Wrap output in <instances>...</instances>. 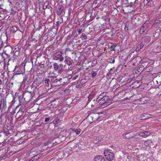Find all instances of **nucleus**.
<instances>
[{
    "label": "nucleus",
    "instance_id": "nucleus-1",
    "mask_svg": "<svg viewBox=\"0 0 161 161\" xmlns=\"http://www.w3.org/2000/svg\"><path fill=\"white\" fill-rule=\"evenodd\" d=\"M106 95L107 92H103L98 96L96 100L97 105L103 108L109 105L111 103L110 99Z\"/></svg>",
    "mask_w": 161,
    "mask_h": 161
},
{
    "label": "nucleus",
    "instance_id": "nucleus-2",
    "mask_svg": "<svg viewBox=\"0 0 161 161\" xmlns=\"http://www.w3.org/2000/svg\"><path fill=\"white\" fill-rule=\"evenodd\" d=\"M103 153L108 160L112 161L113 160L114 157V155L111 150L109 149H107L104 150Z\"/></svg>",
    "mask_w": 161,
    "mask_h": 161
},
{
    "label": "nucleus",
    "instance_id": "nucleus-3",
    "mask_svg": "<svg viewBox=\"0 0 161 161\" xmlns=\"http://www.w3.org/2000/svg\"><path fill=\"white\" fill-rule=\"evenodd\" d=\"M62 53L61 51H57L55 52L53 56V58L56 60H59L60 62L63 60L64 57L62 56Z\"/></svg>",
    "mask_w": 161,
    "mask_h": 161
},
{
    "label": "nucleus",
    "instance_id": "nucleus-4",
    "mask_svg": "<svg viewBox=\"0 0 161 161\" xmlns=\"http://www.w3.org/2000/svg\"><path fill=\"white\" fill-rule=\"evenodd\" d=\"M17 66H16L13 71L14 72V73H13V78L17 77L18 75L22 74V75H24V74L23 73L21 69L19 68L17 70Z\"/></svg>",
    "mask_w": 161,
    "mask_h": 161
},
{
    "label": "nucleus",
    "instance_id": "nucleus-5",
    "mask_svg": "<svg viewBox=\"0 0 161 161\" xmlns=\"http://www.w3.org/2000/svg\"><path fill=\"white\" fill-rule=\"evenodd\" d=\"M153 27L161 28V18H159L155 20L152 25Z\"/></svg>",
    "mask_w": 161,
    "mask_h": 161
},
{
    "label": "nucleus",
    "instance_id": "nucleus-6",
    "mask_svg": "<svg viewBox=\"0 0 161 161\" xmlns=\"http://www.w3.org/2000/svg\"><path fill=\"white\" fill-rule=\"evenodd\" d=\"M90 118L92 119L93 122L97 120L98 121H99L101 120V119L99 114L98 113L93 114H91Z\"/></svg>",
    "mask_w": 161,
    "mask_h": 161
},
{
    "label": "nucleus",
    "instance_id": "nucleus-7",
    "mask_svg": "<svg viewBox=\"0 0 161 161\" xmlns=\"http://www.w3.org/2000/svg\"><path fill=\"white\" fill-rule=\"evenodd\" d=\"M6 108V101H4V100L3 101H1V103L0 104V109H1L2 108L1 112H5V109Z\"/></svg>",
    "mask_w": 161,
    "mask_h": 161
},
{
    "label": "nucleus",
    "instance_id": "nucleus-8",
    "mask_svg": "<svg viewBox=\"0 0 161 161\" xmlns=\"http://www.w3.org/2000/svg\"><path fill=\"white\" fill-rule=\"evenodd\" d=\"M154 1L153 0H144V3L145 6L150 7L154 5Z\"/></svg>",
    "mask_w": 161,
    "mask_h": 161
},
{
    "label": "nucleus",
    "instance_id": "nucleus-9",
    "mask_svg": "<svg viewBox=\"0 0 161 161\" xmlns=\"http://www.w3.org/2000/svg\"><path fill=\"white\" fill-rule=\"evenodd\" d=\"M64 62L65 64L69 66L72 64V60L69 57H65Z\"/></svg>",
    "mask_w": 161,
    "mask_h": 161
},
{
    "label": "nucleus",
    "instance_id": "nucleus-10",
    "mask_svg": "<svg viewBox=\"0 0 161 161\" xmlns=\"http://www.w3.org/2000/svg\"><path fill=\"white\" fill-rule=\"evenodd\" d=\"M148 25L145 22L141 26L140 30V33L141 34H143V32L145 31L146 29L147 28Z\"/></svg>",
    "mask_w": 161,
    "mask_h": 161
},
{
    "label": "nucleus",
    "instance_id": "nucleus-11",
    "mask_svg": "<svg viewBox=\"0 0 161 161\" xmlns=\"http://www.w3.org/2000/svg\"><path fill=\"white\" fill-rule=\"evenodd\" d=\"M94 161H106L102 155H97L94 158Z\"/></svg>",
    "mask_w": 161,
    "mask_h": 161
},
{
    "label": "nucleus",
    "instance_id": "nucleus-12",
    "mask_svg": "<svg viewBox=\"0 0 161 161\" xmlns=\"http://www.w3.org/2000/svg\"><path fill=\"white\" fill-rule=\"evenodd\" d=\"M152 116V115L150 114L144 113L141 115V119H145L151 118Z\"/></svg>",
    "mask_w": 161,
    "mask_h": 161
},
{
    "label": "nucleus",
    "instance_id": "nucleus-13",
    "mask_svg": "<svg viewBox=\"0 0 161 161\" xmlns=\"http://www.w3.org/2000/svg\"><path fill=\"white\" fill-rule=\"evenodd\" d=\"M70 129L71 130H72V131L70 133L71 134L75 133L76 135H78L80 133L81 131V130L80 129L71 128Z\"/></svg>",
    "mask_w": 161,
    "mask_h": 161
},
{
    "label": "nucleus",
    "instance_id": "nucleus-14",
    "mask_svg": "<svg viewBox=\"0 0 161 161\" xmlns=\"http://www.w3.org/2000/svg\"><path fill=\"white\" fill-rule=\"evenodd\" d=\"M4 51L8 53H11L12 51V47L10 46H5Z\"/></svg>",
    "mask_w": 161,
    "mask_h": 161
},
{
    "label": "nucleus",
    "instance_id": "nucleus-15",
    "mask_svg": "<svg viewBox=\"0 0 161 161\" xmlns=\"http://www.w3.org/2000/svg\"><path fill=\"white\" fill-rule=\"evenodd\" d=\"M63 8L64 7L63 6L61 5L60 6H59L58 7V8L57 12V14L58 15H61Z\"/></svg>",
    "mask_w": 161,
    "mask_h": 161
},
{
    "label": "nucleus",
    "instance_id": "nucleus-16",
    "mask_svg": "<svg viewBox=\"0 0 161 161\" xmlns=\"http://www.w3.org/2000/svg\"><path fill=\"white\" fill-rule=\"evenodd\" d=\"M9 131L7 129L4 130V131L1 132L2 135H0V136L1 135H3L5 136H8L9 135Z\"/></svg>",
    "mask_w": 161,
    "mask_h": 161
},
{
    "label": "nucleus",
    "instance_id": "nucleus-17",
    "mask_svg": "<svg viewBox=\"0 0 161 161\" xmlns=\"http://www.w3.org/2000/svg\"><path fill=\"white\" fill-rule=\"evenodd\" d=\"M152 140H148L147 141H145L144 142V144L146 146H150L151 145V144L152 143Z\"/></svg>",
    "mask_w": 161,
    "mask_h": 161
},
{
    "label": "nucleus",
    "instance_id": "nucleus-18",
    "mask_svg": "<svg viewBox=\"0 0 161 161\" xmlns=\"http://www.w3.org/2000/svg\"><path fill=\"white\" fill-rule=\"evenodd\" d=\"M143 46L144 45L142 43H141L140 44L138 45L136 49V52L139 51L142 48Z\"/></svg>",
    "mask_w": 161,
    "mask_h": 161
},
{
    "label": "nucleus",
    "instance_id": "nucleus-19",
    "mask_svg": "<svg viewBox=\"0 0 161 161\" xmlns=\"http://www.w3.org/2000/svg\"><path fill=\"white\" fill-rule=\"evenodd\" d=\"M153 69V68L152 66H150V65L149 66L147 65L146 67L145 71L146 72H148L152 71Z\"/></svg>",
    "mask_w": 161,
    "mask_h": 161
},
{
    "label": "nucleus",
    "instance_id": "nucleus-20",
    "mask_svg": "<svg viewBox=\"0 0 161 161\" xmlns=\"http://www.w3.org/2000/svg\"><path fill=\"white\" fill-rule=\"evenodd\" d=\"M12 107V105H10L8 107V110L7 113L10 112V113H11L12 114H14L15 113V112L13 111V109L11 110V108Z\"/></svg>",
    "mask_w": 161,
    "mask_h": 161
},
{
    "label": "nucleus",
    "instance_id": "nucleus-21",
    "mask_svg": "<svg viewBox=\"0 0 161 161\" xmlns=\"http://www.w3.org/2000/svg\"><path fill=\"white\" fill-rule=\"evenodd\" d=\"M53 66L54 67V69L55 71H57L59 69V66L57 63H54L53 64Z\"/></svg>",
    "mask_w": 161,
    "mask_h": 161
},
{
    "label": "nucleus",
    "instance_id": "nucleus-22",
    "mask_svg": "<svg viewBox=\"0 0 161 161\" xmlns=\"http://www.w3.org/2000/svg\"><path fill=\"white\" fill-rule=\"evenodd\" d=\"M119 87V84H116L114 86H113L112 90L115 91L117 89H118Z\"/></svg>",
    "mask_w": 161,
    "mask_h": 161
},
{
    "label": "nucleus",
    "instance_id": "nucleus-23",
    "mask_svg": "<svg viewBox=\"0 0 161 161\" xmlns=\"http://www.w3.org/2000/svg\"><path fill=\"white\" fill-rule=\"evenodd\" d=\"M115 69L114 67H113L112 68L110 69L109 71L108 72V73L109 74H110V75H112V74H114L115 72V69H114V70L113 72V69Z\"/></svg>",
    "mask_w": 161,
    "mask_h": 161
},
{
    "label": "nucleus",
    "instance_id": "nucleus-24",
    "mask_svg": "<svg viewBox=\"0 0 161 161\" xmlns=\"http://www.w3.org/2000/svg\"><path fill=\"white\" fill-rule=\"evenodd\" d=\"M148 133V132L147 131H145L142 132H141L139 134V135L140 136H146L147 135L146 133Z\"/></svg>",
    "mask_w": 161,
    "mask_h": 161
},
{
    "label": "nucleus",
    "instance_id": "nucleus-25",
    "mask_svg": "<svg viewBox=\"0 0 161 161\" xmlns=\"http://www.w3.org/2000/svg\"><path fill=\"white\" fill-rule=\"evenodd\" d=\"M81 38H82V40H83L86 39L87 37L84 33H82L81 34Z\"/></svg>",
    "mask_w": 161,
    "mask_h": 161
},
{
    "label": "nucleus",
    "instance_id": "nucleus-26",
    "mask_svg": "<svg viewBox=\"0 0 161 161\" xmlns=\"http://www.w3.org/2000/svg\"><path fill=\"white\" fill-rule=\"evenodd\" d=\"M50 80L48 79H46L45 80V83L46 86H49V82Z\"/></svg>",
    "mask_w": 161,
    "mask_h": 161
},
{
    "label": "nucleus",
    "instance_id": "nucleus-27",
    "mask_svg": "<svg viewBox=\"0 0 161 161\" xmlns=\"http://www.w3.org/2000/svg\"><path fill=\"white\" fill-rule=\"evenodd\" d=\"M97 74V72L96 71H92L91 72V76L92 78L95 77Z\"/></svg>",
    "mask_w": 161,
    "mask_h": 161
},
{
    "label": "nucleus",
    "instance_id": "nucleus-28",
    "mask_svg": "<svg viewBox=\"0 0 161 161\" xmlns=\"http://www.w3.org/2000/svg\"><path fill=\"white\" fill-rule=\"evenodd\" d=\"M90 117H91V115L90 116H88L86 117V119L87 120H88L90 124H91L93 122L92 120V119L90 118Z\"/></svg>",
    "mask_w": 161,
    "mask_h": 161
},
{
    "label": "nucleus",
    "instance_id": "nucleus-29",
    "mask_svg": "<svg viewBox=\"0 0 161 161\" xmlns=\"http://www.w3.org/2000/svg\"><path fill=\"white\" fill-rule=\"evenodd\" d=\"M17 30V28L14 26H12L11 29V31L13 32H16Z\"/></svg>",
    "mask_w": 161,
    "mask_h": 161
},
{
    "label": "nucleus",
    "instance_id": "nucleus-30",
    "mask_svg": "<svg viewBox=\"0 0 161 161\" xmlns=\"http://www.w3.org/2000/svg\"><path fill=\"white\" fill-rule=\"evenodd\" d=\"M22 114V111H19L17 113L16 115L17 116H18V117H19L21 116Z\"/></svg>",
    "mask_w": 161,
    "mask_h": 161
},
{
    "label": "nucleus",
    "instance_id": "nucleus-31",
    "mask_svg": "<svg viewBox=\"0 0 161 161\" xmlns=\"http://www.w3.org/2000/svg\"><path fill=\"white\" fill-rule=\"evenodd\" d=\"M20 51V48H19V46H16L15 47V48L14 49V52H16L17 51Z\"/></svg>",
    "mask_w": 161,
    "mask_h": 161
},
{
    "label": "nucleus",
    "instance_id": "nucleus-32",
    "mask_svg": "<svg viewBox=\"0 0 161 161\" xmlns=\"http://www.w3.org/2000/svg\"><path fill=\"white\" fill-rule=\"evenodd\" d=\"M130 133H129L127 134H126L125 135V137L127 138H131V136H130Z\"/></svg>",
    "mask_w": 161,
    "mask_h": 161
},
{
    "label": "nucleus",
    "instance_id": "nucleus-33",
    "mask_svg": "<svg viewBox=\"0 0 161 161\" xmlns=\"http://www.w3.org/2000/svg\"><path fill=\"white\" fill-rule=\"evenodd\" d=\"M28 61V59L26 57L25 60H24L23 62L21 64L22 65L24 64V66H25V64Z\"/></svg>",
    "mask_w": 161,
    "mask_h": 161
},
{
    "label": "nucleus",
    "instance_id": "nucleus-34",
    "mask_svg": "<svg viewBox=\"0 0 161 161\" xmlns=\"http://www.w3.org/2000/svg\"><path fill=\"white\" fill-rule=\"evenodd\" d=\"M116 46H113L112 45L110 47H109V48L111 50V51H114L115 50V47Z\"/></svg>",
    "mask_w": 161,
    "mask_h": 161
},
{
    "label": "nucleus",
    "instance_id": "nucleus-35",
    "mask_svg": "<svg viewBox=\"0 0 161 161\" xmlns=\"http://www.w3.org/2000/svg\"><path fill=\"white\" fill-rule=\"evenodd\" d=\"M109 60L110 61H109V63H110V64H114L115 62V59L114 58H113L112 59V58L111 59H109Z\"/></svg>",
    "mask_w": 161,
    "mask_h": 161
},
{
    "label": "nucleus",
    "instance_id": "nucleus-36",
    "mask_svg": "<svg viewBox=\"0 0 161 161\" xmlns=\"http://www.w3.org/2000/svg\"><path fill=\"white\" fill-rule=\"evenodd\" d=\"M97 64V60H94L92 62V66H94Z\"/></svg>",
    "mask_w": 161,
    "mask_h": 161
},
{
    "label": "nucleus",
    "instance_id": "nucleus-37",
    "mask_svg": "<svg viewBox=\"0 0 161 161\" xmlns=\"http://www.w3.org/2000/svg\"><path fill=\"white\" fill-rule=\"evenodd\" d=\"M130 78H129V77H126L125 79V82H130L131 80Z\"/></svg>",
    "mask_w": 161,
    "mask_h": 161
},
{
    "label": "nucleus",
    "instance_id": "nucleus-38",
    "mask_svg": "<svg viewBox=\"0 0 161 161\" xmlns=\"http://www.w3.org/2000/svg\"><path fill=\"white\" fill-rule=\"evenodd\" d=\"M20 53V51L14 52L15 55L17 57L19 55Z\"/></svg>",
    "mask_w": 161,
    "mask_h": 161
},
{
    "label": "nucleus",
    "instance_id": "nucleus-39",
    "mask_svg": "<svg viewBox=\"0 0 161 161\" xmlns=\"http://www.w3.org/2000/svg\"><path fill=\"white\" fill-rule=\"evenodd\" d=\"M23 76H24V78H23V82H25V81H26L27 80L28 78H27V77H26V75H25L24 74V75Z\"/></svg>",
    "mask_w": 161,
    "mask_h": 161
},
{
    "label": "nucleus",
    "instance_id": "nucleus-40",
    "mask_svg": "<svg viewBox=\"0 0 161 161\" xmlns=\"http://www.w3.org/2000/svg\"><path fill=\"white\" fill-rule=\"evenodd\" d=\"M15 101V98H13V100H12V101L11 102V104L10 105H12H12L14 103Z\"/></svg>",
    "mask_w": 161,
    "mask_h": 161
},
{
    "label": "nucleus",
    "instance_id": "nucleus-41",
    "mask_svg": "<svg viewBox=\"0 0 161 161\" xmlns=\"http://www.w3.org/2000/svg\"><path fill=\"white\" fill-rule=\"evenodd\" d=\"M50 119L49 118H46L45 119V122H47Z\"/></svg>",
    "mask_w": 161,
    "mask_h": 161
},
{
    "label": "nucleus",
    "instance_id": "nucleus-42",
    "mask_svg": "<svg viewBox=\"0 0 161 161\" xmlns=\"http://www.w3.org/2000/svg\"><path fill=\"white\" fill-rule=\"evenodd\" d=\"M78 77V75H75L74 77L73 78V80H76Z\"/></svg>",
    "mask_w": 161,
    "mask_h": 161
},
{
    "label": "nucleus",
    "instance_id": "nucleus-43",
    "mask_svg": "<svg viewBox=\"0 0 161 161\" xmlns=\"http://www.w3.org/2000/svg\"><path fill=\"white\" fill-rule=\"evenodd\" d=\"M144 98H145L144 97L140 98H139V99H137V101L138 102H141V100H142L143 99H144Z\"/></svg>",
    "mask_w": 161,
    "mask_h": 161
},
{
    "label": "nucleus",
    "instance_id": "nucleus-44",
    "mask_svg": "<svg viewBox=\"0 0 161 161\" xmlns=\"http://www.w3.org/2000/svg\"><path fill=\"white\" fill-rule=\"evenodd\" d=\"M82 29H79L78 31V34H80V33H81V32H82Z\"/></svg>",
    "mask_w": 161,
    "mask_h": 161
},
{
    "label": "nucleus",
    "instance_id": "nucleus-45",
    "mask_svg": "<svg viewBox=\"0 0 161 161\" xmlns=\"http://www.w3.org/2000/svg\"><path fill=\"white\" fill-rule=\"evenodd\" d=\"M103 54V53L102 52H100L97 55V56L99 57L102 54Z\"/></svg>",
    "mask_w": 161,
    "mask_h": 161
},
{
    "label": "nucleus",
    "instance_id": "nucleus-46",
    "mask_svg": "<svg viewBox=\"0 0 161 161\" xmlns=\"http://www.w3.org/2000/svg\"><path fill=\"white\" fill-rule=\"evenodd\" d=\"M107 19L106 18H105V17H102V18H101V19L103 21H106V19Z\"/></svg>",
    "mask_w": 161,
    "mask_h": 161
},
{
    "label": "nucleus",
    "instance_id": "nucleus-47",
    "mask_svg": "<svg viewBox=\"0 0 161 161\" xmlns=\"http://www.w3.org/2000/svg\"><path fill=\"white\" fill-rule=\"evenodd\" d=\"M140 68L142 69H144V67L143 65H141L140 66Z\"/></svg>",
    "mask_w": 161,
    "mask_h": 161
},
{
    "label": "nucleus",
    "instance_id": "nucleus-48",
    "mask_svg": "<svg viewBox=\"0 0 161 161\" xmlns=\"http://www.w3.org/2000/svg\"><path fill=\"white\" fill-rule=\"evenodd\" d=\"M124 29L125 31L127 30L128 31V28L127 27L125 26Z\"/></svg>",
    "mask_w": 161,
    "mask_h": 161
},
{
    "label": "nucleus",
    "instance_id": "nucleus-49",
    "mask_svg": "<svg viewBox=\"0 0 161 161\" xmlns=\"http://www.w3.org/2000/svg\"><path fill=\"white\" fill-rule=\"evenodd\" d=\"M78 35H76L75 36L74 38L76 40H77V39L78 38Z\"/></svg>",
    "mask_w": 161,
    "mask_h": 161
},
{
    "label": "nucleus",
    "instance_id": "nucleus-50",
    "mask_svg": "<svg viewBox=\"0 0 161 161\" xmlns=\"http://www.w3.org/2000/svg\"><path fill=\"white\" fill-rule=\"evenodd\" d=\"M6 140L5 139H4L3 140V141H2V142H0V143H3V142H6Z\"/></svg>",
    "mask_w": 161,
    "mask_h": 161
},
{
    "label": "nucleus",
    "instance_id": "nucleus-51",
    "mask_svg": "<svg viewBox=\"0 0 161 161\" xmlns=\"http://www.w3.org/2000/svg\"><path fill=\"white\" fill-rule=\"evenodd\" d=\"M29 93H30L31 96L33 94V92H29Z\"/></svg>",
    "mask_w": 161,
    "mask_h": 161
},
{
    "label": "nucleus",
    "instance_id": "nucleus-52",
    "mask_svg": "<svg viewBox=\"0 0 161 161\" xmlns=\"http://www.w3.org/2000/svg\"><path fill=\"white\" fill-rule=\"evenodd\" d=\"M3 84V81L2 80L0 79V85H2Z\"/></svg>",
    "mask_w": 161,
    "mask_h": 161
},
{
    "label": "nucleus",
    "instance_id": "nucleus-53",
    "mask_svg": "<svg viewBox=\"0 0 161 161\" xmlns=\"http://www.w3.org/2000/svg\"><path fill=\"white\" fill-rule=\"evenodd\" d=\"M41 26L39 28H37V30H40V29L41 28Z\"/></svg>",
    "mask_w": 161,
    "mask_h": 161
},
{
    "label": "nucleus",
    "instance_id": "nucleus-54",
    "mask_svg": "<svg viewBox=\"0 0 161 161\" xmlns=\"http://www.w3.org/2000/svg\"><path fill=\"white\" fill-rule=\"evenodd\" d=\"M57 25H58V23H59L58 21L57 22Z\"/></svg>",
    "mask_w": 161,
    "mask_h": 161
},
{
    "label": "nucleus",
    "instance_id": "nucleus-55",
    "mask_svg": "<svg viewBox=\"0 0 161 161\" xmlns=\"http://www.w3.org/2000/svg\"><path fill=\"white\" fill-rule=\"evenodd\" d=\"M34 158V157H33V158H32V159H31V160H32V161H33V160H34V159H32L33 158Z\"/></svg>",
    "mask_w": 161,
    "mask_h": 161
},
{
    "label": "nucleus",
    "instance_id": "nucleus-56",
    "mask_svg": "<svg viewBox=\"0 0 161 161\" xmlns=\"http://www.w3.org/2000/svg\"><path fill=\"white\" fill-rule=\"evenodd\" d=\"M144 103V101H143V102H142V103H141V104H143V103Z\"/></svg>",
    "mask_w": 161,
    "mask_h": 161
},
{
    "label": "nucleus",
    "instance_id": "nucleus-57",
    "mask_svg": "<svg viewBox=\"0 0 161 161\" xmlns=\"http://www.w3.org/2000/svg\"><path fill=\"white\" fill-rule=\"evenodd\" d=\"M2 47V45H0V48L1 47Z\"/></svg>",
    "mask_w": 161,
    "mask_h": 161
},
{
    "label": "nucleus",
    "instance_id": "nucleus-58",
    "mask_svg": "<svg viewBox=\"0 0 161 161\" xmlns=\"http://www.w3.org/2000/svg\"><path fill=\"white\" fill-rule=\"evenodd\" d=\"M92 54H93V55H94V53H93V52H92Z\"/></svg>",
    "mask_w": 161,
    "mask_h": 161
},
{
    "label": "nucleus",
    "instance_id": "nucleus-59",
    "mask_svg": "<svg viewBox=\"0 0 161 161\" xmlns=\"http://www.w3.org/2000/svg\"><path fill=\"white\" fill-rule=\"evenodd\" d=\"M2 0H0V2H1L2 1Z\"/></svg>",
    "mask_w": 161,
    "mask_h": 161
},
{
    "label": "nucleus",
    "instance_id": "nucleus-60",
    "mask_svg": "<svg viewBox=\"0 0 161 161\" xmlns=\"http://www.w3.org/2000/svg\"><path fill=\"white\" fill-rule=\"evenodd\" d=\"M9 2L11 4V3L10 2Z\"/></svg>",
    "mask_w": 161,
    "mask_h": 161
},
{
    "label": "nucleus",
    "instance_id": "nucleus-61",
    "mask_svg": "<svg viewBox=\"0 0 161 161\" xmlns=\"http://www.w3.org/2000/svg\"><path fill=\"white\" fill-rule=\"evenodd\" d=\"M44 64H42V65H43Z\"/></svg>",
    "mask_w": 161,
    "mask_h": 161
},
{
    "label": "nucleus",
    "instance_id": "nucleus-62",
    "mask_svg": "<svg viewBox=\"0 0 161 161\" xmlns=\"http://www.w3.org/2000/svg\"><path fill=\"white\" fill-rule=\"evenodd\" d=\"M113 36V35L112 34V35H111V36Z\"/></svg>",
    "mask_w": 161,
    "mask_h": 161
},
{
    "label": "nucleus",
    "instance_id": "nucleus-63",
    "mask_svg": "<svg viewBox=\"0 0 161 161\" xmlns=\"http://www.w3.org/2000/svg\"><path fill=\"white\" fill-rule=\"evenodd\" d=\"M101 140H99V141H100Z\"/></svg>",
    "mask_w": 161,
    "mask_h": 161
}]
</instances>
